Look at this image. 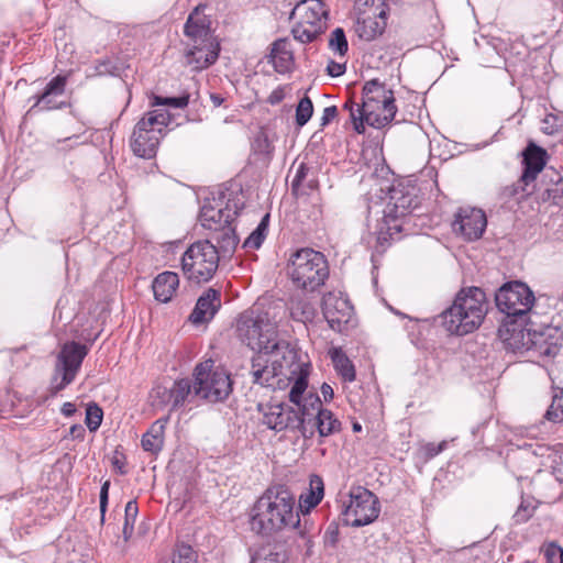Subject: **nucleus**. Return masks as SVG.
Returning <instances> with one entry per match:
<instances>
[{"label": "nucleus", "instance_id": "obj_59", "mask_svg": "<svg viewBox=\"0 0 563 563\" xmlns=\"http://www.w3.org/2000/svg\"><path fill=\"white\" fill-rule=\"evenodd\" d=\"M112 464H113L114 467H117L119 470V472L121 474L125 473V470L123 468L124 467V463L117 455L113 457Z\"/></svg>", "mask_w": 563, "mask_h": 563}, {"label": "nucleus", "instance_id": "obj_43", "mask_svg": "<svg viewBox=\"0 0 563 563\" xmlns=\"http://www.w3.org/2000/svg\"><path fill=\"white\" fill-rule=\"evenodd\" d=\"M189 95L185 93L179 97H158L156 96L153 106H168L176 109H184L188 106Z\"/></svg>", "mask_w": 563, "mask_h": 563}, {"label": "nucleus", "instance_id": "obj_8", "mask_svg": "<svg viewBox=\"0 0 563 563\" xmlns=\"http://www.w3.org/2000/svg\"><path fill=\"white\" fill-rule=\"evenodd\" d=\"M288 275L297 288L314 291L329 277L328 262L322 253L308 247L301 249L291 255Z\"/></svg>", "mask_w": 563, "mask_h": 563}, {"label": "nucleus", "instance_id": "obj_48", "mask_svg": "<svg viewBox=\"0 0 563 563\" xmlns=\"http://www.w3.org/2000/svg\"><path fill=\"white\" fill-rule=\"evenodd\" d=\"M251 563H282L280 554L277 552H269L267 554H256Z\"/></svg>", "mask_w": 563, "mask_h": 563}, {"label": "nucleus", "instance_id": "obj_15", "mask_svg": "<svg viewBox=\"0 0 563 563\" xmlns=\"http://www.w3.org/2000/svg\"><path fill=\"white\" fill-rule=\"evenodd\" d=\"M344 521L352 527H362L373 522L379 515L377 497L364 487H355L350 492L349 504L345 505Z\"/></svg>", "mask_w": 563, "mask_h": 563}, {"label": "nucleus", "instance_id": "obj_19", "mask_svg": "<svg viewBox=\"0 0 563 563\" xmlns=\"http://www.w3.org/2000/svg\"><path fill=\"white\" fill-rule=\"evenodd\" d=\"M220 46L218 42L187 43L185 53L186 65L194 71L208 68L218 59Z\"/></svg>", "mask_w": 563, "mask_h": 563}, {"label": "nucleus", "instance_id": "obj_40", "mask_svg": "<svg viewBox=\"0 0 563 563\" xmlns=\"http://www.w3.org/2000/svg\"><path fill=\"white\" fill-rule=\"evenodd\" d=\"M313 104L309 97H303L298 102L296 108V123L299 126H303L312 117Z\"/></svg>", "mask_w": 563, "mask_h": 563}, {"label": "nucleus", "instance_id": "obj_62", "mask_svg": "<svg viewBox=\"0 0 563 563\" xmlns=\"http://www.w3.org/2000/svg\"><path fill=\"white\" fill-rule=\"evenodd\" d=\"M361 429H362V427H361L360 423H354L353 424V431L358 432V431H361Z\"/></svg>", "mask_w": 563, "mask_h": 563}, {"label": "nucleus", "instance_id": "obj_18", "mask_svg": "<svg viewBox=\"0 0 563 563\" xmlns=\"http://www.w3.org/2000/svg\"><path fill=\"white\" fill-rule=\"evenodd\" d=\"M238 214V206H230L229 201L223 206L221 200L206 202L201 210L199 220L201 225L210 231L221 228L225 223H232Z\"/></svg>", "mask_w": 563, "mask_h": 563}, {"label": "nucleus", "instance_id": "obj_61", "mask_svg": "<svg viewBox=\"0 0 563 563\" xmlns=\"http://www.w3.org/2000/svg\"><path fill=\"white\" fill-rule=\"evenodd\" d=\"M366 4L369 3V0H364ZM375 2H378V4H384L385 0H371V4L375 5Z\"/></svg>", "mask_w": 563, "mask_h": 563}, {"label": "nucleus", "instance_id": "obj_31", "mask_svg": "<svg viewBox=\"0 0 563 563\" xmlns=\"http://www.w3.org/2000/svg\"><path fill=\"white\" fill-rule=\"evenodd\" d=\"M324 496L323 481L318 475H312L309 482V489L299 497V508L302 512L308 514L314 508Z\"/></svg>", "mask_w": 563, "mask_h": 563}, {"label": "nucleus", "instance_id": "obj_47", "mask_svg": "<svg viewBox=\"0 0 563 563\" xmlns=\"http://www.w3.org/2000/svg\"><path fill=\"white\" fill-rule=\"evenodd\" d=\"M109 488H110V482L106 481L100 489V515H101V522H104L106 511L108 507V500H109Z\"/></svg>", "mask_w": 563, "mask_h": 563}, {"label": "nucleus", "instance_id": "obj_16", "mask_svg": "<svg viewBox=\"0 0 563 563\" xmlns=\"http://www.w3.org/2000/svg\"><path fill=\"white\" fill-rule=\"evenodd\" d=\"M322 312L333 331L343 332L352 317L353 308L346 298L329 292L323 296Z\"/></svg>", "mask_w": 563, "mask_h": 563}, {"label": "nucleus", "instance_id": "obj_21", "mask_svg": "<svg viewBox=\"0 0 563 563\" xmlns=\"http://www.w3.org/2000/svg\"><path fill=\"white\" fill-rule=\"evenodd\" d=\"M221 307V294L214 288L207 289L197 300L189 320L194 324L210 321Z\"/></svg>", "mask_w": 563, "mask_h": 563}, {"label": "nucleus", "instance_id": "obj_54", "mask_svg": "<svg viewBox=\"0 0 563 563\" xmlns=\"http://www.w3.org/2000/svg\"><path fill=\"white\" fill-rule=\"evenodd\" d=\"M321 394L325 401H330L334 395L333 388L329 384L323 383L321 386Z\"/></svg>", "mask_w": 563, "mask_h": 563}, {"label": "nucleus", "instance_id": "obj_11", "mask_svg": "<svg viewBox=\"0 0 563 563\" xmlns=\"http://www.w3.org/2000/svg\"><path fill=\"white\" fill-rule=\"evenodd\" d=\"M328 12L321 0H302L294 8L291 19L294 38L300 43L312 42L325 27Z\"/></svg>", "mask_w": 563, "mask_h": 563}, {"label": "nucleus", "instance_id": "obj_39", "mask_svg": "<svg viewBox=\"0 0 563 563\" xmlns=\"http://www.w3.org/2000/svg\"><path fill=\"white\" fill-rule=\"evenodd\" d=\"M329 47L330 49L343 56L347 52V41L343 29L336 27L332 31L329 38Z\"/></svg>", "mask_w": 563, "mask_h": 563}, {"label": "nucleus", "instance_id": "obj_42", "mask_svg": "<svg viewBox=\"0 0 563 563\" xmlns=\"http://www.w3.org/2000/svg\"><path fill=\"white\" fill-rule=\"evenodd\" d=\"M290 313L294 319L306 322L313 317V308L307 301H298L290 307Z\"/></svg>", "mask_w": 563, "mask_h": 563}, {"label": "nucleus", "instance_id": "obj_14", "mask_svg": "<svg viewBox=\"0 0 563 563\" xmlns=\"http://www.w3.org/2000/svg\"><path fill=\"white\" fill-rule=\"evenodd\" d=\"M87 352L88 351L85 345L76 342H69L63 345L57 355L55 371L52 378V388L54 393L63 390L75 379Z\"/></svg>", "mask_w": 563, "mask_h": 563}, {"label": "nucleus", "instance_id": "obj_60", "mask_svg": "<svg viewBox=\"0 0 563 563\" xmlns=\"http://www.w3.org/2000/svg\"><path fill=\"white\" fill-rule=\"evenodd\" d=\"M210 100L214 107H220L224 101V99L221 96L214 93L210 96Z\"/></svg>", "mask_w": 563, "mask_h": 563}, {"label": "nucleus", "instance_id": "obj_50", "mask_svg": "<svg viewBox=\"0 0 563 563\" xmlns=\"http://www.w3.org/2000/svg\"><path fill=\"white\" fill-rule=\"evenodd\" d=\"M446 448V441H442L439 444L428 443L424 446L427 457L431 459L441 453Z\"/></svg>", "mask_w": 563, "mask_h": 563}, {"label": "nucleus", "instance_id": "obj_46", "mask_svg": "<svg viewBox=\"0 0 563 563\" xmlns=\"http://www.w3.org/2000/svg\"><path fill=\"white\" fill-rule=\"evenodd\" d=\"M542 551L548 563H563V549L555 542L545 544Z\"/></svg>", "mask_w": 563, "mask_h": 563}, {"label": "nucleus", "instance_id": "obj_13", "mask_svg": "<svg viewBox=\"0 0 563 563\" xmlns=\"http://www.w3.org/2000/svg\"><path fill=\"white\" fill-rule=\"evenodd\" d=\"M213 368V362L208 360L195 369V396L211 402L224 400L232 391L229 374L221 368Z\"/></svg>", "mask_w": 563, "mask_h": 563}, {"label": "nucleus", "instance_id": "obj_12", "mask_svg": "<svg viewBox=\"0 0 563 563\" xmlns=\"http://www.w3.org/2000/svg\"><path fill=\"white\" fill-rule=\"evenodd\" d=\"M496 306L506 314V320H528L536 298L533 291L522 282L503 285L495 295Z\"/></svg>", "mask_w": 563, "mask_h": 563}, {"label": "nucleus", "instance_id": "obj_44", "mask_svg": "<svg viewBox=\"0 0 563 563\" xmlns=\"http://www.w3.org/2000/svg\"><path fill=\"white\" fill-rule=\"evenodd\" d=\"M172 563H198L197 553L191 547L179 544L176 548Z\"/></svg>", "mask_w": 563, "mask_h": 563}, {"label": "nucleus", "instance_id": "obj_45", "mask_svg": "<svg viewBox=\"0 0 563 563\" xmlns=\"http://www.w3.org/2000/svg\"><path fill=\"white\" fill-rule=\"evenodd\" d=\"M102 410L97 405H90L86 410V424L90 431H96L102 422Z\"/></svg>", "mask_w": 563, "mask_h": 563}, {"label": "nucleus", "instance_id": "obj_3", "mask_svg": "<svg viewBox=\"0 0 563 563\" xmlns=\"http://www.w3.org/2000/svg\"><path fill=\"white\" fill-rule=\"evenodd\" d=\"M345 103L350 110L354 130L364 133V123L380 129L393 121L397 112L395 98L391 90L385 88L377 79L367 81L363 87L362 103Z\"/></svg>", "mask_w": 563, "mask_h": 563}, {"label": "nucleus", "instance_id": "obj_27", "mask_svg": "<svg viewBox=\"0 0 563 563\" xmlns=\"http://www.w3.org/2000/svg\"><path fill=\"white\" fill-rule=\"evenodd\" d=\"M386 26V10L382 8L374 12L373 16H366L357 21L356 32L365 41H372L380 35Z\"/></svg>", "mask_w": 563, "mask_h": 563}, {"label": "nucleus", "instance_id": "obj_17", "mask_svg": "<svg viewBox=\"0 0 563 563\" xmlns=\"http://www.w3.org/2000/svg\"><path fill=\"white\" fill-rule=\"evenodd\" d=\"M486 225L487 220L483 210L473 207L460 208L452 224L453 230L468 241L479 239Z\"/></svg>", "mask_w": 563, "mask_h": 563}, {"label": "nucleus", "instance_id": "obj_37", "mask_svg": "<svg viewBox=\"0 0 563 563\" xmlns=\"http://www.w3.org/2000/svg\"><path fill=\"white\" fill-rule=\"evenodd\" d=\"M139 508L135 500H130L124 509L123 539L125 542L130 540L133 533L134 523L137 517Z\"/></svg>", "mask_w": 563, "mask_h": 563}, {"label": "nucleus", "instance_id": "obj_10", "mask_svg": "<svg viewBox=\"0 0 563 563\" xmlns=\"http://www.w3.org/2000/svg\"><path fill=\"white\" fill-rule=\"evenodd\" d=\"M219 250L210 240L192 243L181 257V267L188 279L196 283L210 280L218 269Z\"/></svg>", "mask_w": 563, "mask_h": 563}, {"label": "nucleus", "instance_id": "obj_57", "mask_svg": "<svg viewBox=\"0 0 563 563\" xmlns=\"http://www.w3.org/2000/svg\"><path fill=\"white\" fill-rule=\"evenodd\" d=\"M338 530L336 528L331 529L329 527L325 531V538L330 540L331 543H334L336 541Z\"/></svg>", "mask_w": 563, "mask_h": 563}, {"label": "nucleus", "instance_id": "obj_35", "mask_svg": "<svg viewBox=\"0 0 563 563\" xmlns=\"http://www.w3.org/2000/svg\"><path fill=\"white\" fill-rule=\"evenodd\" d=\"M152 406L156 409H164L170 406V410H174V398L172 388H167L163 385H157L151 393Z\"/></svg>", "mask_w": 563, "mask_h": 563}, {"label": "nucleus", "instance_id": "obj_5", "mask_svg": "<svg viewBox=\"0 0 563 563\" xmlns=\"http://www.w3.org/2000/svg\"><path fill=\"white\" fill-rule=\"evenodd\" d=\"M488 311V302L483 289L470 287L460 290L453 303L442 312V324L448 332L465 335L475 331Z\"/></svg>", "mask_w": 563, "mask_h": 563}, {"label": "nucleus", "instance_id": "obj_49", "mask_svg": "<svg viewBox=\"0 0 563 563\" xmlns=\"http://www.w3.org/2000/svg\"><path fill=\"white\" fill-rule=\"evenodd\" d=\"M327 73L331 77H339L345 73V64L330 60L327 66Z\"/></svg>", "mask_w": 563, "mask_h": 563}, {"label": "nucleus", "instance_id": "obj_28", "mask_svg": "<svg viewBox=\"0 0 563 563\" xmlns=\"http://www.w3.org/2000/svg\"><path fill=\"white\" fill-rule=\"evenodd\" d=\"M169 421V416L157 419L150 429L143 434L141 443L146 452L158 453L164 445L165 429Z\"/></svg>", "mask_w": 563, "mask_h": 563}, {"label": "nucleus", "instance_id": "obj_29", "mask_svg": "<svg viewBox=\"0 0 563 563\" xmlns=\"http://www.w3.org/2000/svg\"><path fill=\"white\" fill-rule=\"evenodd\" d=\"M269 57L276 71L280 74L289 71L294 64L289 41L280 38L274 42Z\"/></svg>", "mask_w": 563, "mask_h": 563}, {"label": "nucleus", "instance_id": "obj_41", "mask_svg": "<svg viewBox=\"0 0 563 563\" xmlns=\"http://www.w3.org/2000/svg\"><path fill=\"white\" fill-rule=\"evenodd\" d=\"M141 120L146 122L148 126L158 129L161 134L163 126L167 125L169 121V115L165 112L154 110L147 112Z\"/></svg>", "mask_w": 563, "mask_h": 563}, {"label": "nucleus", "instance_id": "obj_25", "mask_svg": "<svg viewBox=\"0 0 563 563\" xmlns=\"http://www.w3.org/2000/svg\"><path fill=\"white\" fill-rule=\"evenodd\" d=\"M547 152L542 147L530 143L523 152L525 170L521 179L529 184L545 166Z\"/></svg>", "mask_w": 563, "mask_h": 563}, {"label": "nucleus", "instance_id": "obj_30", "mask_svg": "<svg viewBox=\"0 0 563 563\" xmlns=\"http://www.w3.org/2000/svg\"><path fill=\"white\" fill-rule=\"evenodd\" d=\"M66 82V76L58 75L54 77L46 85L44 92L38 97L34 107H40L43 110L59 108L60 106L55 101V98L64 95Z\"/></svg>", "mask_w": 563, "mask_h": 563}, {"label": "nucleus", "instance_id": "obj_26", "mask_svg": "<svg viewBox=\"0 0 563 563\" xmlns=\"http://www.w3.org/2000/svg\"><path fill=\"white\" fill-rule=\"evenodd\" d=\"M179 286V277L174 272H164L158 274L153 280L152 288L154 297L162 303L172 300Z\"/></svg>", "mask_w": 563, "mask_h": 563}, {"label": "nucleus", "instance_id": "obj_58", "mask_svg": "<svg viewBox=\"0 0 563 563\" xmlns=\"http://www.w3.org/2000/svg\"><path fill=\"white\" fill-rule=\"evenodd\" d=\"M530 517V514H523L521 507L516 511L515 518L517 522H523Z\"/></svg>", "mask_w": 563, "mask_h": 563}, {"label": "nucleus", "instance_id": "obj_52", "mask_svg": "<svg viewBox=\"0 0 563 563\" xmlns=\"http://www.w3.org/2000/svg\"><path fill=\"white\" fill-rule=\"evenodd\" d=\"M336 113H338V110H336V107H334V106L324 108L322 117H321V125L324 126V125L329 124L336 117Z\"/></svg>", "mask_w": 563, "mask_h": 563}, {"label": "nucleus", "instance_id": "obj_51", "mask_svg": "<svg viewBox=\"0 0 563 563\" xmlns=\"http://www.w3.org/2000/svg\"><path fill=\"white\" fill-rule=\"evenodd\" d=\"M285 95L286 87L279 86L271 92V95L267 98V102H269L271 104H277L284 100Z\"/></svg>", "mask_w": 563, "mask_h": 563}, {"label": "nucleus", "instance_id": "obj_20", "mask_svg": "<svg viewBox=\"0 0 563 563\" xmlns=\"http://www.w3.org/2000/svg\"><path fill=\"white\" fill-rule=\"evenodd\" d=\"M159 143V130L151 128L140 120L133 131L131 148L133 153L142 158H152L156 154Z\"/></svg>", "mask_w": 563, "mask_h": 563}, {"label": "nucleus", "instance_id": "obj_56", "mask_svg": "<svg viewBox=\"0 0 563 563\" xmlns=\"http://www.w3.org/2000/svg\"><path fill=\"white\" fill-rule=\"evenodd\" d=\"M76 408L71 402H65L62 407V413L66 417H70L75 413Z\"/></svg>", "mask_w": 563, "mask_h": 563}, {"label": "nucleus", "instance_id": "obj_7", "mask_svg": "<svg viewBox=\"0 0 563 563\" xmlns=\"http://www.w3.org/2000/svg\"><path fill=\"white\" fill-rule=\"evenodd\" d=\"M420 205L418 188L415 185L399 183L394 185L388 194L384 210V220L376 232L377 242L383 244L400 231L397 219L410 213Z\"/></svg>", "mask_w": 563, "mask_h": 563}, {"label": "nucleus", "instance_id": "obj_1", "mask_svg": "<svg viewBox=\"0 0 563 563\" xmlns=\"http://www.w3.org/2000/svg\"><path fill=\"white\" fill-rule=\"evenodd\" d=\"M252 383L273 390L290 387V402H298L308 389L309 364L299 362L289 343H282L277 350L256 353L251 361Z\"/></svg>", "mask_w": 563, "mask_h": 563}, {"label": "nucleus", "instance_id": "obj_9", "mask_svg": "<svg viewBox=\"0 0 563 563\" xmlns=\"http://www.w3.org/2000/svg\"><path fill=\"white\" fill-rule=\"evenodd\" d=\"M499 335L506 346L514 352L536 351L540 355L553 356L558 353V345L548 342L544 332L527 328V320H505L499 329Z\"/></svg>", "mask_w": 563, "mask_h": 563}, {"label": "nucleus", "instance_id": "obj_53", "mask_svg": "<svg viewBox=\"0 0 563 563\" xmlns=\"http://www.w3.org/2000/svg\"><path fill=\"white\" fill-rule=\"evenodd\" d=\"M69 435L73 438V439H82L84 435H85V429L80 424H74L73 427H70L69 429Z\"/></svg>", "mask_w": 563, "mask_h": 563}, {"label": "nucleus", "instance_id": "obj_33", "mask_svg": "<svg viewBox=\"0 0 563 563\" xmlns=\"http://www.w3.org/2000/svg\"><path fill=\"white\" fill-rule=\"evenodd\" d=\"M331 358L335 371L345 382H353L355 379L354 365L343 352L334 350Z\"/></svg>", "mask_w": 563, "mask_h": 563}, {"label": "nucleus", "instance_id": "obj_38", "mask_svg": "<svg viewBox=\"0 0 563 563\" xmlns=\"http://www.w3.org/2000/svg\"><path fill=\"white\" fill-rule=\"evenodd\" d=\"M544 418L554 423L563 422V390H560L559 394L553 396Z\"/></svg>", "mask_w": 563, "mask_h": 563}, {"label": "nucleus", "instance_id": "obj_36", "mask_svg": "<svg viewBox=\"0 0 563 563\" xmlns=\"http://www.w3.org/2000/svg\"><path fill=\"white\" fill-rule=\"evenodd\" d=\"M172 391L174 398V408H178L179 406L184 405V402L189 397H196L194 386H191L190 380L188 379H180L175 382L172 387Z\"/></svg>", "mask_w": 563, "mask_h": 563}, {"label": "nucleus", "instance_id": "obj_34", "mask_svg": "<svg viewBox=\"0 0 563 563\" xmlns=\"http://www.w3.org/2000/svg\"><path fill=\"white\" fill-rule=\"evenodd\" d=\"M268 219L269 214H265L261 222L257 224L256 229L246 238L243 243L244 249L257 250L263 244L267 231H268Z\"/></svg>", "mask_w": 563, "mask_h": 563}, {"label": "nucleus", "instance_id": "obj_23", "mask_svg": "<svg viewBox=\"0 0 563 563\" xmlns=\"http://www.w3.org/2000/svg\"><path fill=\"white\" fill-rule=\"evenodd\" d=\"M532 454L541 459L540 466L551 470L556 479L563 482V444L559 443L554 446L537 444Z\"/></svg>", "mask_w": 563, "mask_h": 563}, {"label": "nucleus", "instance_id": "obj_24", "mask_svg": "<svg viewBox=\"0 0 563 563\" xmlns=\"http://www.w3.org/2000/svg\"><path fill=\"white\" fill-rule=\"evenodd\" d=\"M185 35L189 38L188 43L195 42H217L210 32L209 21L198 9L189 14L184 27Z\"/></svg>", "mask_w": 563, "mask_h": 563}, {"label": "nucleus", "instance_id": "obj_22", "mask_svg": "<svg viewBox=\"0 0 563 563\" xmlns=\"http://www.w3.org/2000/svg\"><path fill=\"white\" fill-rule=\"evenodd\" d=\"M318 406L313 413L309 417L310 420L306 423L307 427H313V433L316 430L319 435L324 438L334 434L341 430V422L334 417V415L328 410L322 409V402L320 397L317 395Z\"/></svg>", "mask_w": 563, "mask_h": 563}, {"label": "nucleus", "instance_id": "obj_32", "mask_svg": "<svg viewBox=\"0 0 563 563\" xmlns=\"http://www.w3.org/2000/svg\"><path fill=\"white\" fill-rule=\"evenodd\" d=\"M211 240L217 243V249L223 253L234 251L239 243L238 235L231 223H225L219 229L211 231Z\"/></svg>", "mask_w": 563, "mask_h": 563}, {"label": "nucleus", "instance_id": "obj_6", "mask_svg": "<svg viewBox=\"0 0 563 563\" xmlns=\"http://www.w3.org/2000/svg\"><path fill=\"white\" fill-rule=\"evenodd\" d=\"M238 333L241 341L256 353L277 350L282 343H288L279 338L275 319L258 306L241 314Z\"/></svg>", "mask_w": 563, "mask_h": 563}, {"label": "nucleus", "instance_id": "obj_2", "mask_svg": "<svg viewBox=\"0 0 563 563\" xmlns=\"http://www.w3.org/2000/svg\"><path fill=\"white\" fill-rule=\"evenodd\" d=\"M294 493L283 484L268 486L255 501L251 511V529L264 536L296 528L299 515L296 511Z\"/></svg>", "mask_w": 563, "mask_h": 563}, {"label": "nucleus", "instance_id": "obj_4", "mask_svg": "<svg viewBox=\"0 0 563 563\" xmlns=\"http://www.w3.org/2000/svg\"><path fill=\"white\" fill-rule=\"evenodd\" d=\"M291 404L297 408L284 402L260 405L262 423L275 432L298 431L305 439H311L313 427H307L306 423L319 405L317 394L306 389L299 401Z\"/></svg>", "mask_w": 563, "mask_h": 563}, {"label": "nucleus", "instance_id": "obj_55", "mask_svg": "<svg viewBox=\"0 0 563 563\" xmlns=\"http://www.w3.org/2000/svg\"><path fill=\"white\" fill-rule=\"evenodd\" d=\"M305 166L303 165H300V167L298 168L296 175H295V178L292 180V187H297L299 186V184L301 183L302 178L305 177Z\"/></svg>", "mask_w": 563, "mask_h": 563}]
</instances>
